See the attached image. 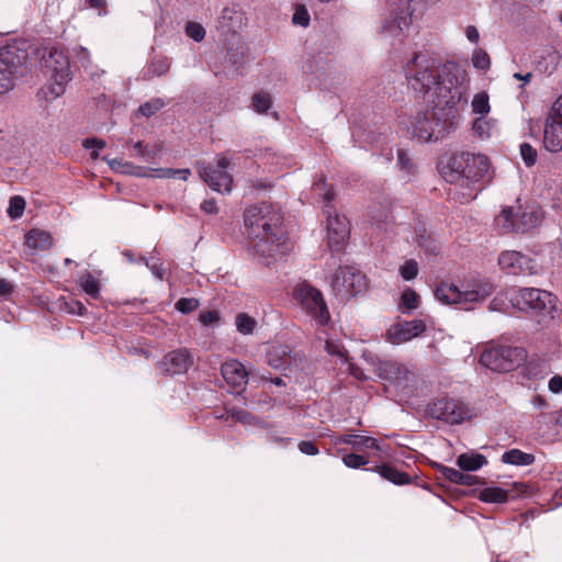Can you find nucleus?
Wrapping results in <instances>:
<instances>
[{
	"mask_svg": "<svg viewBox=\"0 0 562 562\" xmlns=\"http://www.w3.org/2000/svg\"><path fill=\"white\" fill-rule=\"evenodd\" d=\"M501 269L513 276H535L538 273L536 261L516 250H505L498 257Z\"/></svg>",
	"mask_w": 562,
	"mask_h": 562,
	"instance_id": "obj_14",
	"label": "nucleus"
},
{
	"mask_svg": "<svg viewBox=\"0 0 562 562\" xmlns=\"http://www.w3.org/2000/svg\"><path fill=\"white\" fill-rule=\"evenodd\" d=\"M440 472L445 479L456 484H459L462 477V472L453 468L442 467Z\"/></svg>",
	"mask_w": 562,
	"mask_h": 562,
	"instance_id": "obj_49",
	"label": "nucleus"
},
{
	"mask_svg": "<svg viewBox=\"0 0 562 562\" xmlns=\"http://www.w3.org/2000/svg\"><path fill=\"white\" fill-rule=\"evenodd\" d=\"M325 348L329 355L336 356L345 362L348 361V352L339 341L327 340Z\"/></svg>",
	"mask_w": 562,
	"mask_h": 562,
	"instance_id": "obj_43",
	"label": "nucleus"
},
{
	"mask_svg": "<svg viewBox=\"0 0 562 562\" xmlns=\"http://www.w3.org/2000/svg\"><path fill=\"white\" fill-rule=\"evenodd\" d=\"M186 34L195 42H201L205 37V30L200 23L189 22L186 26Z\"/></svg>",
	"mask_w": 562,
	"mask_h": 562,
	"instance_id": "obj_46",
	"label": "nucleus"
},
{
	"mask_svg": "<svg viewBox=\"0 0 562 562\" xmlns=\"http://www.w3.org/2000/svg\"><path fill=\"white\" fill-rule=\"evenodd\" d=\"M14 292V284L4 278H0V297L8 299Z\"/></svg>",
	"mask_w": 562,
	"mask_h": 562,
	"instance_id": "obj_54",
	"label": "nucleus"
},
{
	"mask_svg": "<svg viewBox=\"0 0 562 562\" xmlns=\"http://www.w3.org/2000/svg\"><path fill=\"white\" fill-rule=\"evenodd\" d=\"M150 177L156 178H180L182 180H188L189 176L191 175L190 169H172V168H157V169H150Z\"/></svg>",
	"mask_w": 562,
	"mask_h": 562,
	"instance_id": "obj_31",
	"label": "nucleus"
},
{
	"mask_svg": "<svg viewBox=\"0 0 562 562\" xmlns=\"http://www.w3.org/2000/svg\"><path fill=\"white\" fill-rule=\"evenodd\" d=\"M82 146L87 149H90V148L101 149L105 146V143H104V140L99 139V138H86L82 142Z\"/></svg>",
	"mask_w": 562,
	"mask_h": 562,
	"instance_id": "obj_57",
	"label": "nucleus"
},
{
	"mask_svg": "<svg viewBox=\"0 0 562 562\" xmlns=\"http://www.w3.org/2000/svg\"><path fill=\"white\" fill-rule=\"evenodd\" d=\"M331 288L337 297L348 300L367 289L366 276L355 267H339L336 271Z\"/></svg>",
	"mask_w": 562,
	"mask_h": 562,
	"instance_id": "obj_9",
	"label": "nucleus"
},
{
	"mask_svg": "<svg viewBox=\"0 0 562 562\" xmlns=\"http://www.w3.org/2000/svg\"><path fill=\"white\" fill-rule=\"evenodd\" d=\"M236 328L243 335H249L254 331L256 326V321L251 316L246 313H239L236 316Z\"/></svg>",
	"mask_w": 562,
	"mask_h": 562,
	"instance_id": "obj_32",
	"label": "nucleus"
},
{
	"mask_svg": "<svg viewBox=\"0 0 562 562\" xmlns=\"http://www.w3.org/2000/svg\"><path fill=\"white\" fill-rule=\"evenodd\" d=\"M471 108L473 113L479 114L480 116H486L491 111L488 94L485 91L474 94Z\"/></svg>",
	"mask_w": 562,
	"mask_h": 562,
	"instance_id": "obj_30",
	"label": "nucleus"
},
{
	"mask_svg": "<svg viewBox=\"0 0 562 562\" xmlns=\"http://www.w3.org/2000/svg\"><path fill=\"white\" fill-rule=\"evenodd\" d=\"M540 217L535 211H522L516 214L513 207L503 209L502 213L496 216V226L502 233H526L536 227Z\"/></svg>",
	"mask_w": 562,
	"mask_h": 562,
	"instance_id": "obj_12",
	"label": "nucleus"
},
{
	"mask_svg": "<svg viewBox=\"0 0 562 562\" xmlns=\"http://www.w3.org/2000/svg\"><path fill=\"white\" fill-rule=\"evenodd\" d=\"M191 364L190 353L184 349H178L164 357L160 368L164 372L175 375L186 373Z\"/></svg>",
	"mask_w": 562,
	"mask_h": 562,
	"instance_id": "obj_19",
	"label": "nucleus"
},
{
	"mask_svg": "<svg viewBox=\"0 0 562 562\" xmlns=\"http://www.w3.org/2000/svg\"><path fill=\"white\" fill-rule=\"evenodd\" d=\"M134 149L137 156L145 160H149L159 155V153L162 150V145L156 144L153 149H148L147 146H145L144 143L139 140L134 144Z\"/></svg>",
	"mask_w": 562,
	"mask_h": 562,
	"instance_id": "obj_36",
	"label": "nucleus"
},
{
	"mask_svg": "<svg viewBox=\"0 0 562 562\" xmlns=\"http://www.w3.org/2000/svg\"><path fill=\"white\" fill-rule=\"evenodd\" d=\"M373 471L379 473L383 479L396 485H405L411 482L409 474L397 470L395 467L389 463L375 465Z\"/></svg>",
	"mask_w": 562,
	"mask_h": 562,
	"instance_id": "obj_26",
	"label": "nucleus"
},
{
	"mask_svg": "<svg viewBox=\"0 0 562 562\" xmlns=\"http://www.w3.org/2000/svg\"><path fill=\"white\" fill-rule=\"evenodd\" d=\"M270 441L274 442V443H278V445H288L291 439L290 438H283V437H278L276 435H270Z\"/></svg>",
	"mask_w": 562,
	"mask_h": 562,
	"instance_id": "obj_63",
	"label": "nucleus"
},
{
	"mask_svg": "<svg viewBox=\"0 0 562 562\" xmlns=\"http://www.w3.org/2000/svg\"><path fill=\"white\" fill-rule=\"evenodd\" d=\"M510 304L520 310H532L540 315L554 317L557 312V296L537 288L509 289L505 292Z\"/></svg>",
	"mask_w": 562,
	"mask_h": 562,
	"instance_id": "obj_6",
	"label": "nucleus"
},
{
	"mask_svg": "<svg viewBox=\"0 0 562 562\" xmlns=\"http://www.w3.org/2000/svg\"><path fill=\"white\" fill-rule=\"evenodd\" d=\"M25 245L34 251H45L54 246V238L46 231L32 228L25 235Z\"/></svg>",
	"mask_w": 562,
	"mask_h": 562,
	"instance_id": "obj_23",
	"label": "nucleus"
},
{
	"mask_svg": "<svg viewBox=\"0 0 562 562\" xmlns=\"http://www.w3.org/2000/svg\"><path fill=\"white\" fill-rule=\"evenodd\" d=\"M536 458L531 453L524 452L519 449H510L502 454V462L512 465H531Z\"/></svg>",
	"mask_w": 562,
	"mask_h": 562,
	"instance_id": "obj_29",
	"label": "nucleus"
},
{
	"mask_svg": "<svg viewBox=\"0 0 562 562\" xmlns=\"http://www.w3.org/2000/svg\"><path fill=\"white\" fill-rule=\"evenodd\" d=\"M551 372L550 364L547 360L540 358H531L521 369V374L527 380L540 381Z\"/></svg>",
	"mask_w": 562,
	"mask_h": 562,
	"instance_id": "obj_25",
	"label": "nucleus"
},
{
	"mask_svg": "<svg viewBox=\"0 0 562 562\" xmlns=\"http://www.w3.org/2000/svg\"><path fill=\"white\" fill-rule=\"evenodd\" d=\"M492 292L493 284L486 280H480L463 289L456 283L442 281L436 286L435 296L442 304L472 310L474 304L483 302Z\"/></svg>",
	"mask_w": 562,
	"mask_h": 562,
	"instance_id": "obj_4",
	"label": "nucleus"
},
{
	"mask_svg": "<svg viewBox=\"0 0 562 562\" xmlns=\"http://www.w3.org/2000/svg\"><path fill=\"white\" fill-rule=\"evenodd\" d=\"M165 106V102L161 99H151L150 101L142 104L138 109L139 113L144 116L149 117Z\"/></svg>",
	"mask_w": 562,
	"mask_h": 562,
	"instance_id": "obj_42",
	"label": "nucleus"
},
{
	"mask_svg": "<svg viewBox=\"0 0 562 562\" xmlns=\"http://www.w3.org/2000/svg\"><path fill=\"white\" fill-rule=\"evenodd\" d=\"M425 330L426 324L422 319L398 321L387 328L385 339L392 345H401L418 337Z\"/></svg>",
	"mask_w": 562,
	"mask_h": 562,
	"instance_id": "obj_16",
	"label": "nucleus"
},
{
	"mask_svg": "<svg viewBox=\"0 0 562 562\" xmlns=\"http://www.w3.org/2000/svg\"><path fill=\"white\" fill-rule=\"evenodd\" d=\"M485 116L477 117L472 125V130L475 134H477L480 137H484L486 134L487 128V122L484 119Z\"/></svg>",
	"mask_w": 562,
	"mask_h": 562,
	"instance_id": "obj_55",
	"label": "nucleus"
},
{
	"mask_svg": "<svg viewBox=\"0 0 562 562\" xmlns=\"http://www.w3.org/2000/svg\"><path fill=\"white\" fill-rule=\"evenodd\" d=\"M292 297L318 325H326L330 321V313L322 292L308 282L302 281L295 284Z\"/></svg>",
	"mask_w": 562,
	"mask_h": 562,
	"instance_id": "obj_7",
	"label": "nucleus"
},
{
	"mask_svg": "<svg viewBox=\"0 0 562 562\" xmlns=\"http://www.w3.org/2000/svg\"><path fill=\"white\" fill-rule=\"evenodd\" d=\"M0 59L8 67V71L13 74L25 61L26 53L19 54L15 46H5L0 49Z\"/></svg>",
	"mask_w": 562,
	"mask_h": 562,
	"instance_id": "obj_27",
	"label": "nucleus"
},
{
	"mask_svg": "<svg viewBox=\"0 0 562 562\" xmlns=\"http://www.w3.org/2000/svg\"><path fill=\"white\" fill-rule=\"evenodd\" d=\"M66 310L70 314L82 316L87 313L86 306L78 300H71L66 303Z\"/></svg>",
	"mask_w": 562,
	"mask_h": 562,
	"instance_id": "obj_50",
	"label": "nucleus"
},
{
	"mask_svg": "<svg viewBox=\"0 0 562 562\" xmlns=\"http://www.w3.org/2000/svg\"><path fill=\"white\" fill-rule=\"evenodd\" d=\"M472 64L480 70H487L491 66V59L486 50L476 48L472 55Z\"/></svg>",
	"mask_w": 562,
	"mask_h": 562,
	"instance_id": "obj_38",
	"label": "nucleus"
},
{
	"mask_svg": "<svg viewBox=\"0 0 562 562\" xmlns=\"http://www.w3.org/2000/svg\"><path fill=\"white\" fill-rule=\"evenodd\" d=\"M220 314L217 311H205L200 314V322L205 325L210 326L218 322Z\"/></svg>",
	"mask_w": 562,
	"mask_h": 562,
	"instance_id": "obj_52",
	"label": "nucleus"
},
{
	"mask_svg": "<svg viewBox=\"0 0 562 562\" xmlns=\"http://www.w3.org/2000/svg\"><path fill=\"white\" fill-rule=\"evenodd\" d=\"M527 358L521 347L494 346L485 349L480 357L482 366L497 372H509L518 368Z\"/></svg>",
	"mask_w": 562,
	"mask_h": 562,
	"instance_id": "obj_8",
	"label": "nucleus"
},
{
	"mask_svg": "<svg viewBox=\"0 0 562 562\" xmlns=\"http://www.w3.org/2000/svg\"><path fill=\"white\" fill-rule=\"evenodd\" d=\"M442 172L448 181L464 180L468 187L477 190L492 180L491 162L483 154L456 153L448 158Z\"/></svg>",
	"mask_w": 562,
	"mask_h": 562,
	"instance_id": "obj_3",
	"label": "nucleus"
},
{
	"mask_svg": "<svg viewBox=\"0 0 562 562\" xmlns=\"http://www.w3.org/2000/svg\"><path fill=\"white\" fill-rule=\"evenodd\" d=\"M227 416L225 417L226 420L229 418L237 420L241 424H250L252 420V416L243 408H228L226 411Z\"/></svg>",
	"mask_w": 562,
	"mask_h": 562,
	"instance_id": "obj_44",
	"label": "nucleus"
},
{
	"mask_svg": "<svg viewBox=\"0 0 562 562\" xmlns=\"http://www.w3.org/2000/svg\"><path fill=\"white\" fill-rule=\"evenodd\" d=\"M348 370H349V373L352 376H355L357 380H363L366 378L362 370L352 362L348 363Z\"/></svg>",
	"mask_w": 562,
	"mask_h": 562,
	"instance_id": "obj_61",
	"label": "nucleus"
},
{
	"mask_svg": "<svg viewBox=\"0 0 562 562\" xmlns=\"http://www.w3.org/2000/svg\"><path fill=\"white\" fill-rule=\"evenodd\" d=\"M201 210L207 214H216L218 212L216 201L214 199L203 201Z\"/></svg>",
	"mask_w": 562,
	"mask_h": 562,
	"instance_id": "obj_56",
	"label": "nucleus"
},
{
	"mask_svg": "<svg viewBox=\"0 0 562 562\" xmlns=\"http://www.w3.org/2000/svg\"><path fill=\"white\" fill-rule=\"evenodd\" d=\"M299 450L307 456H316L318 453V448L315 442L310 440H303L299 442Z\"/></svg>",
	"mask_w": 562,
	"mask_h": 562,
	"instance_id": "obj_53",
	"label": "nucleus"
},
{
	"mask_svg": "<svg viewBox=\"0 0 562 562\" xmlns=\"http://www.w3.org/2000/svg\"><path fill=\"white\" fill-rule=\"evenodd\" d=\"M292 21L296 25L307 26L310 22V13L303 5L296 7Z\"/></svg>",
	"mask_w": 562,
	"mask_h": 562,
	"instance_id": "obj_47",
	"label": "nucleus"
},
{
	"mask_svg": "<svg viewBox=\"0 0 562 562\" xmlns=\"http://www.w3.org/2000/svg\"><path fill=\"white\" fill-rule=\"evenodd\" d=\"M102 271H83L79 274L77 283L80 289L93 300L100 297Z\"/></svg>",
	"mask_w": 562,
	"mask_h": 562,
	"instance_id": "obj_22",
	"label": "nucleus"
},
{
	"mask_svg": "<svg viewBox=\"0 0 562 562\" xmlns=\"http://www.w3.org/2000/svg\"><path fill=\"white\" fill-rule=\"evenodd\" d=\"M338 443H345L352 447L357 451H364L367 449L383 451L378 439L369 436L347 434L342 435L337 440Z\"/></svg>",
	"mask_w": 562,
	"mask_h": 562,
	"instance_id": "obj_24",
	"label": "nucleus"
},
{
	"mask_svg": "<svg viewBox=\"0 0 562 562\" xmlns=\"http://www.w3.org/2000/svg\"><path fill=\"white\" fill-rule=\"evenodd\" d=\"M245 13L237 7L225 8L218 20L222 33L236 34L245 25Z\"/></svg>",
	"mask_w": 562,
	"mask_h": 562,
	"instance_id": "obj_20",
	"label": "nucleus"
},
{
	"mask_svg": "<svg viewBox=\"0 0 562 562\" xmlns=\"http://www.w3.org/2000/svg\"><path fill=\"white\" fill-rule=\"evenodd\" d=\"M397 161L402 170L406 171L407 173H412L414 171V165L404 150L397 151Z\"/></svg>",
	"mask_w": 562,
	"mask_h": 562,
	"instance_id": "obj_48",
	"label": "nucleus"
},
{
	"mask_svg": "<svg viewBox=\"0 0 562 562\" xmlns=\"http://www.w3.org/2000/svg\"><path fill=\"white\" fill-rule=\"evenodd\" d=\"M199 300L194 297H181L176 303V308L182 314H189L199 307Z\"/></svg>",
	"mask_w": 562,
	"mask_h": 562,
	"instance_id": "obj_45",
	"label": "nucleus"
},
{
	"mask_svg": "<svg viewBox=\"0 0 562 562\" xmlns=\"http://www.w3.org/2000/svg\"><path fill=\"white\" fill-rule=\"evenodd\" d=\"M289 362L288 352L283 347L274 348L269 353V363L274 369H281Z\"/></svg>",
	"mask_w": 562,
	"mask_h": 562,
	"instance_id": "obj_33",
	"label": "nucleus"
},
{
	"mask_svg": "<svg viewBox=\"0 0 562 562\" xmlns=\"http://www.w3.org/2000/svg\"><path fill=\"white\" fill-rule=\"evenodd\" d=\"M43 63L53 81L42 87L37 95L45 101H53L65 92L66 85L71 79L70 63L65 52L56 47L49 49L43 57Z\"/></svg>",
	"mask_w": 562,
	"mask_h": 562,
	"instance_id": "obj_5",
	"label": "nucleus"
},
{
	"mask_svg": "<svg viewBox=\"0 0 562 562\" xmlns=\"http://www.w3.org/2000/svg\"><path fill=\"white\" fill-rule=\"evenodd\" d=\"M12 86V81L5 77L4 71H0V94L10 90Z\"/></svg>",
	"mask_w": 562,
	"mask_h": 562,
	"instance_id": "obj_60",
	"label": "nucleus"
},
{
	"mask_svg": "<svg viewBox=\"0 0 562 562\" xmlns=\"http://www.w3.org/2000/svg\"><path fill=\"white\" fill-rule=\"evenodd\" d=\"M406 79L412 89L423 93L431 104L413 119L412 137L422 143L443 138L452 126L456 106L467 91V71L454 63L441 65L434 57L418 53L406 65Z\"/></svg>",
	"mask_w": 562,
	"mask_h": 562,
	"instance_id": "obj_1",
	"label": "nucleus"
},
{
	"mask_svg": "<svg viewBox=\"0 0 562 562\" xmlns=\"http://www.w3.org/2000/svg\"><path fill=\"white\" fill-rule=\"evenodd\" d=\"M530 490L531 487L526 483H513L510 491L498 486H487L480 491L479 499L490 504H503L508 501L510 492H515L518 495H526Z\"/></svg>",
	"mask_w": 562,
	"mask_h": 562,
	"instance_id": "obj_18",
	"label": "nucleus"
},
{
	"mask_svg": "<svg viewBox=\"0 0 562 562\" xmlns=\"http://www.w3.org/2000/svg\"><path fill=\"white\" fill-rule=\"evenodd\" d=\"M542 143L550 153L562 151V94L552 103L546 114Z\"/></svg>",
	"mask_w": 562,
	"mask_h": 562,
	"instance_id": "obj_11",
	"label": "nucleus"
},
{
	"mask_svg": "<svg viewBox=\"0 0 562 562\" xmlns=\"http://www.w3.org/2000/svg\"><path fill=\"white\" fill-rule=\"evenodd\" d=\"M342 462L347 468L360 469L369 463V459L362 454L348 453L342 457Z\"/></svg>",
	"mask_w": 562,
	"mask_h": 562,
	"instance_id": "obj_39",
	"label": "nucleus"
},
{
	"mask_svg": "<svg viewBox=\"0 0 562 562\" xmlns=\"http://www.w3.org/2000/svg\"><path fill=\"white\" fill-rule=\"evenodd\" d=\"M222 375L227 384L239 387L247 384L248 372L245 366L237 360H229L222 364Z\"/></svg>",
	"mask_w": 562,
	"mask_h": 562,
	"instance_id": "obj_21",
	"label": "nucleus"
},
{
	"mask_svg": "<svg viewBox=\"0 0 562 562\" xmlns=\"http://www.w3.org/2000/svg\"><path fill=\"white\" fill-rule=\"evenodd\" d=\"M91 8L104 10L105 0H88Z\"/></svg>",
	"mask_w": 562,
	"mask_h": 562,
	"instance_id": "obj_64",
	"label": "nucleus"
},
{
	"mask_svg": "<svg viewBox=\"0 0 562 562\" xmlns=\"http://www.w3.org/2000/svg\"><path fill=\"white\" fill-rule=\"evenodd\" d=\"M324 199L327 201L325 205V213L327 214V244L328 247L334 251L341 250L350 234L349 222L346 216L333 214V207L329 202L334 199V193L328 190Z\"/></svg>",
	"mask_w": 562,
	"mask_h": 562,
	"instance_id": "obj_10",
	"label": "nucleus"
},
{
	"mask_svg": "<svg viewBox=\"0 0 562 562\" xmlns=\"http://www.w3.org/2000/svg\"><path fill=\"white\" fill-rule=\"evenodd\" d=\"M548 390L552 394H561L562 393V375L554 374L548 381Z\"/></svg>",
	"mask_w": 562,
	"mask_h": 562,
	"instance_id": "obj_51",
	"label": "nucleus"
},
{
	"mask_svg": "<svg viewBox=\"0 0 562 562\" xmlns=\"http://www.w3.org/2000/svg\"><path fill=\"white\" fill-rule=\"evenodd\" d=\"M531 404L539 409H544L549 407V403L543 395L537 394L532 397Z\"/></svg>",
	"mask_w": 562,
	"mask_h": 562,
	"instance_id": "obj_59",
	"label": "nucleus"
},
{
	"mask_svg": "<svg viewBox=\"0 0 562 562\" xmlns=\"http://www.w3.org/2000/svg\"><path fill=\"white\" fill-rule=\"evenodd\" d=\"M432 417L449 424H459L469 417L468 407L452 398H439L429 407Z\"/></svg>",
	"mask_w": 562,
	"mask_h": 562,
	"instance_id": "obj_15",
	"label": "nucleus"
},
{
	"mask_svg": "<svg viewBox=\"0 0 562 562\" xmlns=\"http://www.w3.org/2000/svg\"><path fill=\"white\" fill-rule=\"evenodd\" d=\"M401 301L406 311H413L419 306L420 297L416 291L407 288L402 293Z\"/></svg>",
	"mask_w": 562,
	"mask_h": 562,
	"instance_id": "obj_35",
	"label": "nucleus"
},
{
	"mask_svg": "<svg viewBox=\"0 0 562 562\" xmlns=\"http://www.w3.org/2000/svg\"><path fill=\"white\" fill-rule=\"evenodd\" d=\"M465 36L471 43H477L480 40V33L474 25H468L465 29Z\"/></svg>",
	"mask_w": 562,
	"mask_h": 562,
	"instance_id": "obj_58",
	"label": "nucleus"
},
{
	"mask_svg": "<svg viewBox=\"0 0 562 562\" xmlns=\"http://www.w3.org/2000/svg\"><path fill=\"white\" fill-rule=\"evenodd\" d=\"M252 106L258 113L267 112L271 106V98L267 92H258L252 97Z\"/></svg>",
	"mask_w": 562,
	"mask_h": 562,
	"instance_id": "obj_37",
	"label": "nucleus"
},
{
	"mask_svg": "<svg viewBox=\"0 0 562 562\" xmlns=\"http://www.w3.org/2000/svg\"><path fill=\"white\" fill-rule=\"evenodd\" d=\"M475 483V476L470 474H464L462 472V477H460L459 484L471 486Z\"/></svg>",
	"mask_w": 562,
	"mask_h": 562,
	"instance_id": "obj_62",
	"label": "nucleus"
},
{
	"mask_svg": "<svg viewBox=\"0 0 562 562\" xmlns=\"http://www.w3.org/2000/svg\"><path fill=\"white\" fill-rule=\"evenodd\" d=\"M487 463L481 453H462L457 458V465L463 471H476Z\"/></svg>",
	"mask_w": 562,
	"mask_h": 562,
	"instance_id": "obj_28",
	"label": "nucleus"
},
{
	"mask_svg": "<svg viewBox=\"0 0 562 562\" xmlns=\"http://www.w3.org/2000/svg\"><path fill=\"white\" fill-rule=\"evenodd\" d=\"M244 223L255 254L270 265L292 250L291 241L281 229L282 215L271 204L261 203L246 209Z\"/></svg>",
	"mask_w": 562,
	"mask_h": 562,
	"instance_id": "obj_2",
	"label": "nucleus"
},
{
	"mask_svg": "<svg viewBox=\"0 0 562 562\" xmlns=\"http://www.w3.org/2000/svg\"><path fill=\"white\" fill-rule=\"evenodd\" d=\"M229 165V158L221 154L217 156L216 166L201 168L200 176L212 190L228 193L233 188V176L227 172Z\"/></svg>",
	"mask_w": 562,
	"mask_h": 562,
	"instance_id": "obj_13",
	"label": "nucleus"
},
{
	"mask_svg": "<svg viewBox=\"0 0 562 562\" xmlns=\"http://www.w3.org/2000/svg\"><path fill=\"white\" fill-rule=\"evenodd\" d=\"M25 210V200L20 195H14L9 201L8 215L12 220L20 218Z\"/></svg>",
	"mask_w": 562,
	"mask_h": 562,
	"instance_id": "obj_34",
	"label": "nucleus"
},
{
	"mask_svg": "<svg viewBox=\"0 0 562 562\" xmlns=\"http://www.w3.org/2000/svg\"><path fill=\"white\" fill-rule=\"evenodd\" d=\"M520 155L527 167H532L537 162V149L528 143L520 145Z\"/></svg>",
	"mask_w": 562,
	"mask_h": 562,
	"instance_id": "obj_40",
	"label": "nucleus"
},
{
	"mask_svg": "<svg viewBox=\"0 0 562 562\" xmlns=\"http://www.w3.org/2000/svg\"><path fill=\"white\" fill-rule=\"evenodd\" d=\"M376 371L381 379L389 381L395 386L402 385L413 376L412 371L405 364L391 359L379 361Z\"/></svg>",
	"mask_w": 562,
	"mask_h": 562,
	"instance_id": "obj_17",
	"label": "nucleus"
},
{
	"mask_svg": "<svg viewBox=\"0 0 562 562\" xmlns=\"http://www.w3.org/2000/svg\"><path fill=\"white\" fill-rule=\"evenodd\" d=\"M400 273H401L402 278L406 281L415 279L418 273L417 262L414 259L406 260L400 267Z\"/></svg>",
	"mask_w": 562,
	"mask_h": 562,
	"instance_id": "obj_41",
	"label": "nucleus"
}]
</instances>
